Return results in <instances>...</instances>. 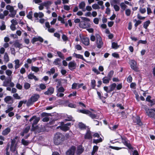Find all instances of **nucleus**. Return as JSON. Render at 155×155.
<instances>
[{"instance_id": "nucleus-1", "label": "nucleus", "mask_w": 155, "mask_h": 155, "mask_svg": "<svg viewBox=\"0 0 155 155\" xmlns=\"http://www.w3.org/2000/svg\"><path fill=\"white\" fill-rule=\"evenodd\" d=\"M64 140V136L61 133H57L55 135L54 138V143L56 145L61 143Z\"/></svg>"}, {"instance_id": "nucleus-2", "label": "nucleus", "mask_w": 155, "mask_h": 155, "mask_svg": "<svg viewBox=\"0 0 155 155\" xmlns=\"http://www.w3.org/2000/svg\"><path fill=\"white\" fill-rule=\"evenodd\" d=\"M39 97L38 94H35L32 96L30 99L29 100L27 103V104L29 105L33 104V103L37 101Z\"/></svg>"}, {"instance_id": "nucleus-3", "label": "nucleus", "mask_w": 155, "mask_h": 155, "mask_svg": "<svg viewBox=\"0 0 155 155\" xmlns=\"http://www.w3.org/2000/svg\"><path fill=\"white\" fill-rule=\"evenodd\" d=\"M96 44L97 45V47L99 48H100L102 47L103 45L102 38L101 36L98 34L96 35Z\"/></svg>"}, {"instance_id": "nucleus-4", "label": "nucleus", "mask_w": 155, "mask_h": 155, "mask_svg": "<svg viewBox=\"0 0 155 155\" xmlns=\"http://www.w3.org/2000/svg\"><path fill=\"white\" fill-rule=\"evenodd\" d=\"M6 9L9 10L11 14L10 15V16L11 17H14L16 14V11L14 10L13 6L8 5L6 6Z\"/></svg>"}, {"instance_id": "nucleus-5", "label": "nucleus", "mask_w": 155, "mask_h": 155, "mask_svg": "<svg viewBox=\"0 0 155 155\" xmlns=\"http://www.w3.org/2000/svg\"><path fill=\"white\" fill-rule=\"evenodd\" d=\"M129 64L132 69L135 71H138V68L137 67V63L136 61L134 60H131L130 61Z\"/></svg>"}, {"instance_id": "nucleus-6", "label": "nucleus", "mask_w": 155, "mask_h": 155, "mask_svg": "<svg viewBox=\"0 0 155 155\" xmlns=\"http://www.w3.org/2000/svg\"><path fill=\"white\" fill-rule=\"evenodd\" d=\"M75 150V147L74 146H72L66 152V154L67 155H74Z\"/></svg>"}, {"instance_id": "nucleus-7", "label": "nucleus", "mask_w": 155, "mask_h": 155, "mask_svg": "<svg viewBox=\"0 0 155 155\" xmlns=\"http://www.w3.org/2000/svg\"><path fill=\"white\" fill-rule=\"evenodd\" d=\"M71 124L70 123H68L62 125L60 128L61 129L64 131H66L69 129V126H71Z\"/></svg>"}, {"instance_id": "nucleus-8", "label": "nucleus", "mask_w": 155, "mask_h": 155, "mask_svg": "<svg viewBox=\"0 0 155 155\" xmlns=\"http://www.w3.org/2000/svg\"><path fill=\"white\" fill-rule=\"evenodd\" d=\"M80 38L82 42L84 45H88L89 44V40L88 38L85 37H81V36Z\"/></svg>"}, {"instance_id": "nucleus-9", "label": "nucleus", "mask_w": 155, "mask_h": 155, "mask_svg": "<svg viewBox=\"0 0 155 155\" xmlns=\"http://www.w3.org/2000/svg\"><path fill=\"white\" fill-rule=\"evenodd\" d=\"M154 112H155V110L154 109H148L146 110V113L147 115L151 117H154Z\"/></svg>"}, {"instance_id": "nucleus-10", "label": "nucleus", "mask_w": 155, "mask_h": 155, "mask_svg": "<svg viewBox=\"0 0 155 155\" xmlns=\"http://www.w3.org/2000/svg\"><path fill=\"white\" fill-rule=\"evenodd\" d=\"M76 66V64L74 61L70 62L68 64L69 68L71 70L75 69Z\"/></svg>"}, {"instance_id": "nucleus-11", "label": "nucleus", "mask_w": 155, "mask_h": 155, "mask_svg": "<svg viewBox=\"0 0 155 155\" xmlns=\"http://www.w3.org/2000/svg\"><path fill=\"white\" fill-rule=\"evenodd\" d=\"M34 120V122L32 124V126H33L34 125L37 124L40 120L39 117H37L35 116H33L29 120V121L31 122Z\"/></svg>"}, {"instance_id": "nucleus-12", "label": "nucleus", "mask_w": 155, "mask_h": 155, "mask_svg": "<svg viewBox=\"0 0 155 155\" xmlns=\"http://www.w3.org/2000/svg\"><path fill=\"white\" fill-rule=\"evenodd\" d=\"M34 17L38 19V18H42L44 16V14L41 12H39L38 13L35 12L34 14Z\"/></svg>"}, {"instance_id": "nucleus-13", "label": "nucleus", "mask_w": 155, "mask_h": 155, "mask_svg": "<svg viewBox=\"0 0 155 155\" xmlns=\"http://www.w3.org/2000/svg\"><path fill=\"white\" fill-rule=\"evenodd\" d=\"M83 84H79L78 83H74L72 86V88L73 89H79L83 85Z\"/></svg>"}, {"instance_id": "nucleus-14", "label": "nucleus", "mask_w": 155, "mask_h": 155, "mask_svg": "<svg viewBox=\"0 0 155 155\" xmlns=\"http://www.w3.org/2000/svg\"><path fill=\"white\" fill-rule=\"evenodd\" d=\"M5 102L8 104L12 103L13 101L12 98L10 96H7L4 99Z\"/></svg>"}, {"instance_id": "nucleus-15", "label": "nucleus", "mask_w": 155, "mask_h": 155, "mask_svg": "<svg viewBox=\"0 0 155 155\" xmlns=\"http://www.w3.org/2000/svg\"><path fill=\"white\" fill-rule=\"evenodd\" d=\"M120 139L121 140L122 142L124 145L127 146L129 148H130V145L129 144L127 139L125 137H123L121 136L120 137Z\"/></svg>"}, {"instance_id": "nucleus-16", "label": "nucleus", "mask_w": 155, "mask_h": 155, "mask_svg": "<svg viewBox=\"0 0 155 155\" xmlns=\"http://www.w3.org/2000/svg\"><path fill=\"white\" fill-rule=\"evenodd\" d=\"M54 89L52 87L49 88L47 91L45 92V94L46 95H50L52 94L54 92Z\"/></svg>"}, {"instance_id": "nucleus-17", "label": "nucleus", "mask_w": 155, "mask_h": 155, "mask_svg": "<svg viewBox=\"0 0 155 155\" xmlns=\"http://www.w3.org/2000/svg\"><path fill=\"white\" fill-rule=\"evenodd\" d=\"M11 131V129L7 127L3 130L2 132V134L4 136L7 135Z\"/></svg>"}, {"instance_id": "nucleus-18", "label": "nucleus", "mask_w": 155, "mask_h": 155, "mask_svg": "<svg viewBox=\"0 0 155 155\" xmlns=\"http://www.w3.org/2000/svg\"><path fill=\"white\" fill-rule=\"evenodd\" d=\"M84 151V149L82 146H79L77 148L76 153L77 154L79 155L82 153Z\"/></svg>"}, {"instance_id": "nucleus-19", "label": "nucleus", "mask_w": 155, "mask_h": 155, "mask_svg": "<svg viewBox=\"0 0 155 155\" xmlns=\"http://www.w3.org/2000/svg\"><path fill=\"white\" fill-rule=\"evenodd\" d=\"M15 63V69L18 68L20 66V61L18 59H16L14 60Z\"/></svg>"}, {"instance_id": "nucleus-20", "label": "nucleus", "mask_w": 155, "mask_h": 155, "mask_svg": "<svg viewBox=\"0 0 155 155\" xmlns=\"http://www.w3.org/2000/svg\"><path fill=\"white\" fill-rule=\"evenodd\" d=\"M85 6V2L84 1H82L80 2L79 5V7L80 9L84 11H85V10H84Z\"/></svg>"}, {"instance_id": "nucleus-21", "label": "nucleus", "mask_w": 155, "mask_h": 155, "mask_svg": "<svg viewBox=\"0 0 155 155\" xmlns=\"http://www.w3.org/2000/svg\"><path fill=\"white\" fill-rule=\"evenodd\" d=\"M84 138L85 139H88L92 138V136L91 135V132L90 131H88L85 136Z\"/></svg>"}, {"instance_id": "nucleus-22", "label": "nucleus", "mask_w": 155, "mask_h": 155, "mask_svg": "<svg viewBox=\"0 0 155 155\" xmlns=\"http://www.w3.org/2000/svg\"><path fill=\"white\" fill-rule=\"evenodd\" d=\"M4 61L5 63L8 62L9 61V58L7 52L5 53L4 56Z\"/></svg>"}, {"instance_id": "nucleus-23", "label": "nucleus", "mask_w": 155, "mask_h": 155, "mask_svg": "<svg viewBox=\"0 0 155 155\" xmlns=\"http://www.w3.org/2000/svg\"><path fill=\"white\" fill-rule=\"evenodd\" d=\"M116 87V84L115 83H113L110 85L109 87L110 88L109 91L111 92L114 91Z\"/></svg>"}, {"instance_id": "nucleus-24", "label": "nucleus", "mask_w": 155, "mask_h": 155, "mask_svg": "<svg viewBox=\"0 0 155 155\" xmlns=\"http://www.w3.org/2000/svg\"><path fill=\"white\" fill-rule=\"evenodd\" d=\"M73 56L76 58H80L85 61V60L84 59L83 56L81 55L80 54H77L75 53H74L73 54Z\"/></svg>"}, {"instance_id": "nucleus-25", "label": "nucleus", "mask_w": 155, "mask_h": 155, "mask_svg": "<svg viewBox=\"0 0 155 155\" xmlns=\"http://www.w3.org/2000/svg\"><path fill=\"white\" fill-rule=\"evenodd\" d=\"M28 78L31 79H34L35 81H38V79L33 74H30L28 75Z\"/></svg>"}, {"instance_id": "nucleus-26", "label": "nucleus", "mask_w": 155, "mask_h": 155, "mask_svg": "<svg viewBox=\"0 0 155 155\" xmlns=\"http://www.w3.org/2000/svg\"><path fill=\"white\" fill-rule=\"evenodd\" d=\"M103 82L104 83L108 84L109 83L110 81V78H108L107 77H105L103 78Z\"/></svg>"}, {"instance_id": "nucleus-27", "label": "nucleus", "mask_w": 155, "mask_h": 155, "mask_svg": "<svg viewBox=\"0 0 155 155\" xmlns=\"http://www.w3.org/2000/svg\"><path fill=\"white\" fill-rule=\"evenodd\" d=\"M12 71L9 69H7L5 71L6 74L9 77H10L12 75Z\"/></svg>"}, {"instance_id": "nucleus-28", "label": "nucleus", "mask_w": 155, "mask_h": 155, "mask_svg": "<svg viewBox=\"0 0 155 155\" xmlns=\"http://www.w3.org/2000/svg\"><path fill=\"white\" fill-rule=\"evenodd\" d=\"M78 111L79 112L87 114H88L90 113V111L88 110L84 109L78 110Z\"/></svg>"}, {"instance_id": "nucleus-29", "label": "nucleus", "mask_w": 155, "mask_h": 155, "mask_svg": "<svg viewBox=\"0 0 155 155\" xmlns=\"http://www.w3.org/2000/svg\"><path fill=\"white\" fill-rule=\"evenodd\" d=\"M61 60L59 58H57L55 59L53 62L54 64L56 65H59L60 64Z\"/></svg>"}, {"instance_id": "nucleus-30", "label": "nucleus", "mask_w": 155, "mask_h": 155, "mask_svg": "<svg viewBox=\"0 0 155 155\" xmlns=\"http://www.w3.org/2000/svg\"><path fill=\"white\" fill-rule=\"evenodd\" d=\"M42 3L45 7H47L50 5L52 3L50 1H46Z\"/></svg>"}, {"instance_id": "nucleus-31", "label": "nucleus", "mask_w": 155, "mask_h": 155, "mask_svg": "<svg viewBox=\"0 0 155 155\" xmlns=\"http://www.w3.org/2000/svg\"><path fill=\"white\" fill-rule=\"evenodd\" d=\"M57 91L59 92H63L64 91V88L62 87H58V86L56 87Z\"/></svg>"}, {"instance_id": "nucleus-32", "label": "nucleus", "mask_w": 155, "mask_h": 155, "mask_svg": "<svg viewBox=\"0 0 155 155\" xmlns=\"http://www.w3.org/2000/svg\"><path fill=\"white\" fill-rule=\"evenodd\" d=\"M150 23V21L149 20L147 21L144 22L143 27L145 29H147Z\"/></svg>"}, {"instance_id": "nucleus-33", "label": "nucleus", "mask_w": 155, "mask_h": 155, "mask_svg": "<svg viewBox=\"0 0 155 155\" xmlns=\"http://www.w3.org/2000/svg\"><path fill=\"white\" fill-rule=\"evenodd\" d=\"M14 46L17 48H22V45L21 44L19 43L18 42H15L14 44Z\"/></svg>"}, {"instance_id": "nucleus-34", "label": "nucleus", "mask_w": 155, "mask_h": 155, "mask_svg": "<svg viewBox=\"0 0 155 155\" xmlns=\"http://www.w3.org/2000/svg\"><path fill=\"white\" fill-rule=\"evenodd\" d=\"M31 70L32 71L37 72L39 70V68L37 67L32 66L31 67Z\"/></svg>"}, {"instance_id": "nucleus-35", "label": "nucleus", "mask_w": 155, "mask_h": 155, "mask_svg": "<svg viewBox=\"0 0 155 155\" xmlns=\"http://www.w3.org/2000/svg\"><path fill=\"white\" fill-rule=\"evenodd\" d=\"M16 144H11L10 150L13 151H15L16 150Z\"/></svg>"}, {"instance_id": "nucleus-36", "label": "nucleus", "mask_w": 155, "mask_h": 155, "mask_svg": "<svg viewBox=\"0 0 155 155\" xmlns=\"http://www.w3.org/2000/svg\"><path fill=\"white\" fill-rule=\"evenodd\" d=\"M112 47L114 49H116L119 48V46L118 45L117 43L113 42L112 43Z\"/></svg>"}, {"instance_id": "nucleus-37", "label": "nucleus", "mask_w": 155, "mask_h": 155, "mask_svg": "<svg viewBox=\"0 0 155 155\" xmlns=\"http://www.w3.org/2000/svg\"><path fill=\"white\" fill-rule=\"evenodd\" d=\"M98 149V147L97 146H94L93 148V151L92 152V155H93L97 151Z\"/></svg>"}, {"instance_id": "nucleus-38", "label": "nucleus", "mask_w": 155, "mask_h": 155, "mask_svg": "<svg viewBox=\"0 0 155 155\" xmlns=\"http://www.w3.org/2000/svg\"><path fill=\"white\" fill-rule=\"evenodd\" d=\"M120 6L121 9H123V10H124L127 7L124 2L121 3L120 4Z\"/></svg>"}, {"instance_id": "nucleus-39", "label": "nucleus", "mask_w": 155, "mask_h": 155, "mask_svg": "<svg viewBox=\"0 0 155 155\" xmlns=\"http://www.w3.org/2000/svg\"><path fill=\"white\" fill-rule=\"evenodd\" d=\"M92 8L94 9H99L100 8V7L97 4H94L92 6Z\"/></svg>"}, {"instance_id": "nucleus-40", "label": "nucleus", "mask_w": 155, "mask_h": 155, "mask_svg": "<svg viewBox=\"0 0 155 155\" xmlns=\"http://www.w3.org/2000/svg\"><path fill=\"white\" fill-rule=\"evenodd\" d=\"M102 139L101 138H100L99 139L96 140V139H93V143H98L102 142Z\"/></svg>"}, {"instance_id": "nucleus-41", "label": "nucleus", "mask_w": 155, "mask_h": 155, "mask_svg": "<svg viewBox=\"0 0 155 155\" xmlns=\"http://www.w3.org/2000/svg\"><path fill=\"white\" fill-rule=\"evenodd\" d=\"M78 126L79 128L81 129L84 128L85 127V125L81 123H79Z\"/></svg>"}, {"instance_id": "nucleus-42", "label": "nucleus", "mask_w": 155, "mask_h": 155, "mask_svg": "<svg viewBox=\"0 0 155 155\" xmlns=\"http://www.w3.org/2000/svg\"><path fill=\"white\" fill-rule=\"evenodd\" d=\"M55 72V69L54 68H51L50 71L47 72V73L51 74H53Z\"/></svg>"}, {"instance_id": "nucleus-43", "label": "nucleus", "mask_w": 155, "mask_h": 155, "mask_svg": "<svg viewBox=\"0 0 155 155\" xmlns=\"http://www.w3.org/2000/svg\"><path fill=\"white\" fill-rule=\"evenodd\" d=\"M22 143L24 145H27L29 144V143L26 140H25L24 139H22L21 140Z\"/></svg>"}, {"instance_id": "nucleus-44", "label": "nucleus", "mask_w": 155, "mask_h": 155, "mask_svg": "<svg viewBox=\"0 0 155 155\" xmlns=\"http://www.w3.org/2000/svg\"><path fill=\"white\" fill-rule=\"evenodd\" d=\"M114 74V72L113 71H110L108 74L107 75V77L110 78L111 79V78L112 77Z\"/></svg>"}, {"instance_id": "nucleus-45", "label": "nucleus", "mask_w": 155, "mask_h": 155, "mask_svg": "<svg viewBox=\"0 0 155 155\" xmlns=\"http://www.w3.org/2000/svg\"><path fill=\"white\" fill-rule=\"evenodd\" d=\"M32 14L33 13L32 12H30L27 15V17L28 18L30 19H31L32 17Z\"/></svg>"}, {"instance_id": "nucleus-46", "label": "nucleus", "mask_w": 155, "mask_h": 155, "mask_svg": "<svg viewBox=\"0 0 155 155\" xmlns=\"http://www.w3.org/2000/svg\"><path fill=\"white\" fill-rule=\"evenodd\" d=\"M125 14L127 16H129L131 14V10L129 9H127L125 11Z\"/></svg>"}, {"instance_id": "nucleus-47", "label": "nucleus", "mask_w": 155, "mask_h": 155, "mask_svg": "<svg viewBox=\"0 0 155 155\" xmlns=\"http://www.w3.org/2000/svg\"><path fill=\"white\" fill-rule=\"evenodd\" d=\"M96 81L94 80L91 81V86L93 88H94L95 86Z\"/></svg>"}, {"instance_id": "nucleus-48", "label": "nucleus", "mask_w": 155, "mask_h": 155, "mask_svg": "<svg viewBox=\"0 0 155 155\" xmlns=\"http://www.w3.org/2000/svg\"><path fill=\"white\" fill-rule=\"evenodd\" d=\"M57 53L59 57L61 58L62 59H64V57L63 56V54L60 51H58L57 52Z\"/></svg>"}, {"instance_id": "nucleus-49", "label": "nucleus", "mask_w": 155, "mask_h": 155, "mask_svg": "<svg viewBox=\"0 0 155 155\" xmlns=\"http://www.w3.org/2000/svg\"><path fill=\"white\" fill-rule=\"evenodd\" d=\"M13 109V107H8V109L5 110V112L6 113H8L9 112H11V111H12Z\"/></svg>"}, {"instance_id": "nucleus-50", "label": "nucleus", "mask_w": 155, "mask_h": 155, "mask_svg": "<svg viewBox=\"0 0 155 155\" xmlns=\"http://www.w3.org/2000/svg\"><path fill=\"white\" fill-rule=\"evenodd\" d=\"M30 85L28 83H25L24 84V87L25 89H28L30 87Z\"/></svg>"}, {"instance_id": "nucleus-51", "label": "nucleus", "mask_w": 155, "mask_h": 155, "mask_svg": "<svg viewBox=\"0 0 155 155\" xmlns=\"http://www.w3.org/2000/svg\"><path fill=\"white\" fill-rule=\"evenodd\" d=\"M26 102V101H20L18 104V107L19 108L22 105L23 103H25Z\"/></svg>"}, {"instance_id": "nucleus-52", "label": "nucleus", "mask_w": 155, "mask_h": 155, "mask_svg": "<svg viewBox=\"0 0 155 155\" xmlns=\"http://www.w3.org/2000/svg\"><path fill=\"white\" fill-rule=\"evenodd\" d=\"M6 26L4 23L3 22L2 23V25L0 26V29L1 30H3L5 29Z\"/></svg>"}, {"instance_id": "nucleus-53", "label": "nucleus", "mask_w": 155, "mask_h": 155, "mask_svg": "<svg viewBox=\"0 0 155 155\" xmlns=\"http://www.w3.org/2000/svg\"><path fill=\"white\" fill-rule=\"evenodd\" d=\"M30 129V127L29 126L27 127L24 129L23 132L24 133H27L29 131Z\"/></svg>"}, {"instance_id": "nucleus-54", "label": "nucleus", "mask_w": 155, "mask_h": 155, "mask_svg": "<svg viewBox=\"0 0 155 155\" xmlns=\"http://www.w3.org/2000/svg\"><path fill=\"white\" fill-rule=\"evenodd\" d=\"M114 8L116 11H118L120 9L119 7L117 5H114Z\"/></svg>"}, {"instance_id": "nucleus-55", "label": "nucleus", "mask_w": 155, "mask_h": 155, "mask_svg": "<svg viewBox=\"0 0 155 155\" xmlns=\"http://www.w3.org/2000/svg\"><path fill=\"white\" fill-rule=\"evenodd\" d=\"M12 24L16 25L18 24V22L15 19H13L11 21Z\"/></svg>"}, {"instance_id": "nucleus-56", "label": "nucleus", "mask_w": 155, "mask_h": 155, "mask_svg": "<svg viewBox=\"0 0 155 155\" xmlns=\"http://www.w3.org/2000/svg\"><path fill=\"white\" fill-rule=\"evenodd\" d=\"M13 96L14 98L17 99H21L20 97L18 95V94H14L13 95Z\"/></svg>"}, {"instance_id": "nucleus-57", "label": "nucleus", "mask_w": 155, "mask_h": 155, "mask_svg": "<svg viewBox=\"0 0 155 155\" xmlns=\"http://www.w3.org/2000/svg\"><path fill=\"white\" fill-rule=\"evenodd\" d=\"M139 10L140 12L142 14L145 13L146 12V9L145 8H140Z\"/></svg>"}, {"instance_id": "nucleus-58", "label": "nucleus", "mask_w": 155, "mask_h": 155, "mask_svg": "<svg viewBox=\"0 0 155 155\" xmlns=\"http://www.w3.org/2000/svg\"><path fill=\"white\" fill-rule=\"evenodd\" d=\"M137 121L136 123L137 124L139 125H141L142 124V123L140 121V120L139 117H137L136 118Z\"/></svg>"}, {"instance_id": "nucleus-59", "label": "nucleus", "mask_w": 155, "mask_h": 155, "mask_svg": "<svg viewBox=\"0 0 155 155\" xmlns=\"http://www.w3.org/2000/svg\"><path fill=\"white\" fill-rule=\"evenodd\" d=\"M58 20L61 21V23H64V18H62L61 17L59 16L58 18Z\"/></svg>"}, {"instance_id": "nucleus-60", "label": "nucleus", "mask_w": 155, "mask_h": 155, "mask_svg": "<svg viewBox=\"0 0 155 155\" xmlns=\"http://www.w3.org/2000/svg\"><path fill=\"white\" fill-rule=\"evenodd\" d=\"M39 87L41 89L44 90L46 88V87L45 84H41L40 85Z\"/></svg>"}, {"instance_id": "nucleus-61", "label": "nucleus", "mask_w": 155, "mask_h": 155, "mask_svg": "<svg viewBox=\"0 0 155 155\" xmlns=\"http://www.w3.org/2000/svg\"><path fill=\"white\" fill-rule=\"evenodd\" d=\"M75 48L76 49L78 50H81L82 49L81 46L79 45H76Z\"/></svg>"}, {"instance_id": "nucleus-62", "label": "nucleus", "mask_w": 155, "mask_h": 155, "mask_svg": "<svg viewBox=\"0 0 155 155\" xmlns=\"http://www.w3.org/2000/svg\"><path fill=\"white\" fill-rule=\"evenodd\" d=\"M92 71L95 73H96L97 74H99L100 72L98 71L97 69L95 68H93L92 69Z\"/></svg>"}, {"instance_id": "nucleus-63", "label": "nucleus", "mask_w": 155, "mask_h": 155, "mask_svg": "<svg viewBox=\"0 0 155 155\" xmlns=\"http://www.w3.org/2000/svg\"><path fill=\"white\" fill-rule=\"evenodd\" d=\"M99 19L97 18H95L94 19L93 21L96 24H98L99 23Z\"/></svg>"}, {"instance_id": "nucleus-64", "label": "nucleus", "mask_w": 155, "mask_h": 155, "mask_svg": "<svg viewBox=\"0 0 155 155\" xmlns=\"http://www.w3.org/2000/svg\"><path fill=\"white\" fill-rule=\"evenodd\" d=\"M9 69H12L13 68V66L12 63H9L7 65Z\"/></svg>"}]
</instances>
